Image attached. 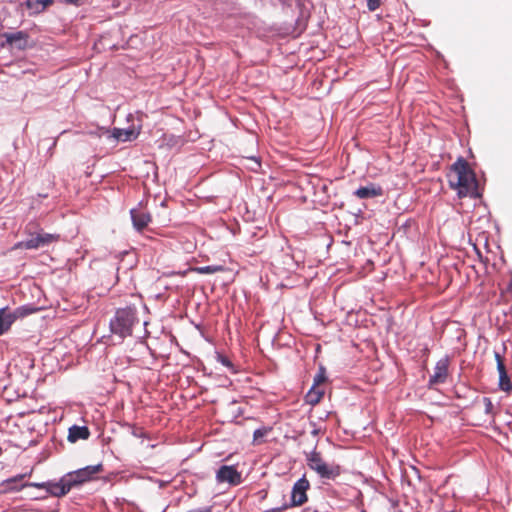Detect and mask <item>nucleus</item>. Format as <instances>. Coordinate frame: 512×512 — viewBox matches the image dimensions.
Here are the masks:
<instances>
[{
	"label": "nucleus",
	"instance_id": "nucleus-1",
	"mask_svg": "<svg viewBox=\"0 0 512 512\" xmlns=\"http://www.w3.org/2000/svg\"><path fill=\"white\" fill-rule=\"evenodd\" d=\"M451 171L449 185L457 191L460 198L467 196L471 198L480 197L476 175L464 158H458L451 166Z\"/></svg>",
	"mask_w": 512,
	"mask_h": 512
},
{
	"label": "nucleus",
	"instance_id": "nucleus-24",
	"mask_svg": "<svg viewBox=\"0 0 512 512\" xmlns=\"http://www.w3.org/2000/svg\"><path fill=\"white\" fill-rule=\"evenodd\" d=\"M270 431L269 428H260V429H256L254 431V434H253V440L254 442H259V440L261 438H263L264 436H266L268 434V432Z\"/></svg>",
	"mask_w": 512,
	"mask_h": 512
},
{
	"label": "nucleus",
	"instance_id": "nucleus-19",
	"mask_svg": "<svg viewBox=\"0 0 512 512\" xmlns=\"http://www.w3.org/2000/svg\"><path fill=\"white\" fill-rule=\"evenodd\" d=\"M224 268L222 266L213 265V266H203V267H196L194 268V271L200 273V274H214L217 272L223 271Z\"/></svg>",
	"mask_w": 512,
	"mask_h": 512
},
{
	"label": "nucleus",
	"instance_id": "nucleus-14",
	"mask_svg": "<svg viewBox=\"0 0 512 512\" xmlns=\"http://www.w3.org/2000/svg\"><path fill=\"white\" fill-rule=\"evenodd\" d=\"M324 389L312 385L311 389L306 394V402L312 406L317 405L324 396Z\"/></svg>",
	"mask_w": 512,
	"mask_h": 512
},
{
	"label": "nucleus",
	"instance_id": "nucleus-18",
	"mask_svg": "<svg viewBox=\"0 0 512 512\" xmlns=\"http://www.w3.org/2000/svg\"><path fill=\"white\" fill-rule=\"evenodd\" d=\"M54 0H34V13L43 11L47 6L51 5ZM78 0H66L71 4H76Z\"/></svg>",
	"mask_w": 512,
	"mask_h": 512
},
{
	"label": "nucleus",
	"instance_id": "nucleus-21",
	"mask_svg": "<svg viewBox=\"0 0 512 512\" xmlns=\"http://www.w3.org/2000/svg\"><path fill=\"white\" fill-rule=\"evenodd\" d=\"M499 387L501 390L506 392L512 390V383L507 373L499 375Z\"/></svg>",
	"mask_w": 512,
	"mask_h": 512
},
{
	"label": "nucleus",
	"instance_id": "nucleus-30",
	"mask_svg": "<svg viewBox=\"0 0 512 512\" xmlns=\"http://www.w3.org/2000/svg\"><path fill=\"white\" fill-rule=\"evenodd\" d=\"M34 487L39 488V487H41V485H40V484H38V483H34Z\"/></svg>",
	"mask_w": 512,
	"mask_h": 512
},
{
	"label": "nucleus",
	"instance_id": "nucleus-28",
	"mask_svg": "<svg viewBox=\"0 0 512 512\" xmlns=\"http://www.w3.org/2000/svg\"><path fill=\"white\" fill-rule=\"evenodd\" d=\"M25 245H26L27 248H31L32 247V240H27Z\"/></svg>",
	"mask_w": 512,
	"mask_h": 512
},
{
	"label": "nucleus",
	"instance_id": "nucleus-15",
	"mask_svg": "<svg viewBox=\"0 0 512 512\" xmlns=\"http://www.w3.org/2000/svg\"><path fill=\"white\" fill-rule=\"evenodd\" d=\"M306 461L308 467L315 472L320 468V466L323 463H325V460L323 459L321 453L316 450H313L312 452L307 454Z\"/></svg>",
	"mask_w": 512,
	"mask_h": 512
},
{
	"label": "nucleus",
	"instance_id": "nucleus-22",
	"mask_svg": "<svg viewBox=\"0 0 512 512\" xmlns=\"http://www.w3.org/2000/svg\"><path fill=\"white\" fill-rule=\"evenodd\" d=\"M494 356H495V360L497 363V370H498L499 375L506 374L507 371H506L503 357L500 355L499 352H495Z\"/></svg>",
	"mask_w": 512,
	"mask_h": 512
},
{
	"label": "nucleus",
	"instance_id": "nucleus-25",
	"mask_svg": "<svg viewBox=\"0 0 512 512\" xmlns=\"http://www.w3.org/2000/svg\"><path fill=\"white\" fill-rule=\"evenodd\" d=\"M217 359L222 365L233 370V364L228 357L218 354Z\"/></svg>",
	"mask_w": 512,
	"mask_h": 512
},
{
	"label": "nucleus",
	"instance_id": "nucleus-12",
	"mask_svg": "<svg viewBox=\"0 0 512 512\" xmlns=\"http://www.w3.org/2000/svg\"><path fill=\"white\" fill-rule=\"evenodd\" d=\"M90 436V431L86 426L73 425L69 428L68 440L75 443L78 440H87Z\"/></svg>",
	"mask_w": 512,
	"mask_h": 512
},
{
	"label": "nucleus",
	"instance_id": "nucleus-13",
	"mask_svg": "<svg viewBox=\"0 0 512 512\" xmlns=\"http://www.w3.org/2000/svg\"><path fill=\"white\" fill-rule=\"evenodd\" d=\"M6 43L18 49H23L26 46V40L22 32L5 33Z\"/></svg>",
	"mask_w": 512,
	"mask_h": 512
},
{
	"label": "nucleus",
	"instance_id": "nucleus-8",
	"mask_svg": "<svg viewBox=\"0 0 512 512\" xmlns=\"http://www.w3.org/2000/svg\"><path fill=\"white\" fill-rule=\"evenodd\" d=\"M133 226L141 231L151 222V215L142 209H132L130 211Z\"/></svg>",
	"mask_w": 512,
	"mask_h": 512
},
{
	"label": "nucleus",
	"instance_id": "nucleus-29",
	"mask_svg": "<svg viewBox=\"0 0 512 512\" xmlns=\"http://www.w3.org/2000/svg\"><path fill=\"white\" fill-rule=\"evenodd\" d=\"M27 7H32V0H26Z\"/></svg>",
	"mask_w": 512,
	"mask_h": 512
},
{
	"label": "nucleus",
	"instance_id": "nucleus-16",
	"mask_svg": "<svg viewBox=\"0 0 512 512\" xmlns=\"http://www.w3.org/2000/svg\"><path fill=\"white\" fill-rule=\"evenodd\" d=\"M13 324L12 317L7 313V307L0 309V336L7 332Z\"/></svg>",
	"mask_w": 512,
	"mask_h": 512
},
{
	"label": "nucleus",
	"instance_id": "nucleus-26",
	"mask_svg": "<svg viewBox=\"0 0 512 512\" xmlns=\"http://www.w3.org/2000/svg\"><path fill=\"white\" fill-rule=\"evenodd\" d=\"M381 0H367V7L370 11H375L380 7Z\"/></svg>",
	"mask_w": 512,
	"mask_h": 512
},
{
	"label": "nucleus",
	"instance_id": "nucleus-9",
	"mask_svg": "<svg viewBox=\"0 0 512 512\" xmlns=\"http://www.w3.org/2000/svg\"><path fill=\"white\" fill-rule=\"evenodd\" d=\"M316 473L323 479L334 480L341 474V467L338 464L325 461Z\"/></svg>",
	"mask_w": 512,
	"mask_h": 512
},
{
	"label": "nucleus",
	"instance_id": "nucleus-6",
	"mask_svg": "<svg viewBox=\"0 0 512 512\" xmlns=\"http://www.w3.org/2000/svg\"><path fill=\"white\" fill-rule=\"evenodd\" d=\"M216 480L219 483H228L236 486L241 483L242 477L241 473L234 466L223 465L216 473Z\"/></svg>",
	"mask_w": 512,
	"mask_h": 512
},
{
	"label": "nucleus",
	"instance_id": "nucleus-23",
	"mask_svg": "<svg viewBox=\"0 0 512 512\" xmlns=\"http://www.w3.org/2000/svg\"><path fill=\"white\" fill-rule=\"evenodd\" d=\"M482 402H483L484 412L487 415H492L493 414L494 405H493L491 399L488 398V397H484Z\"/></svg>",
	"mask_w": 512,
	"mask_h": 512
},
{
	"label": "nucleus",
	"instance_id": "nucleus-11",
	"mask_svg": "<svg viewBox=\"0 0 512 512\" xmlns=\"http://www.w3.org/2000/svg\"><path fill=\"white\" fill-rule=\"evenodd\" d=\"M383 194V189L375 184H370L368 186L360 187L355 192L354 195L359 199H368L381 196Z\"/></svg>",
	"mask_w": 512,
	"mask_h": 512
},
{
	"label": "nucleus",
	"instance_id": "nucleus-3",
	"mask_svg": "<svg viewBox=\"0 0 512 512\" xmlns=\"http://www.w3.org/2000/svg\"><path fill=\"white\" fill-rule=\"evenodd\" d=\"M137 322L136 309L133 307L120 308L110 322L111 331L121 337L130 336Z\"/></svg>",
	"mask_w": 512,
	"mask_h": 512
},
{
	"label": "nucleus",
	"instance_id": "nucleus-20",
	"mask_svg": "<svg viewBox=\"0 0 512 512\" xmlns=\"http://www.w3.org/2000/svg\"><path fill=\"white\" fill-rule=\"evenodd\" d=\"M327 380L326 376V369L324 366H320L318 369L317 374L314 377L313 385L319 387L321 384H323Z\"/></svg>",
	"mask_w": 512,
	"mask_h": 512
},
{
	"label": "nucleus",
	"instance_id": "nucleus-5",
	"mask_svg": "<svg viewBox=\"0 0 512 512\" xmlns=\"http://www.w3.org/2000/svg\"><path fill=\"white\" fill-rule=\"evenodd\" d=\"M449 365L450 359L448 356H445L437 361L434 367V372L429 378L428 384L430 387L446 382L449 376Z\"/></svg>",
	"mask_w": 512,
	"mask_h": 512
},
{
	"label": "nucleus",
	"instance_id": "nucleus-10",
	"mask_svg": "<svg viewBox=\"0 0 512 512\" xmlns=\"http://www.w3.org/2000/svg\"><path fill=\"white\" fill-rule=\"evenodd\" d=\"M140 134V128L130 127L128 129L114 128L112 137L117 141L127 142L136 139Z\"/></svg>",
	"mask_w": 512,
	"mask_h": 512
},
{
	"label": "nucleus",
	"instance_id": "nucleus-4",
	"mask_svg": "<svg viewBox=\"0 0 512 512\" xmlns=\"http://www.w3.org/2000/svg\"><path fill=\"white\" fill-rule=\"evenodd\" d=\"M59 234L47 233L43 229L34 231V251H41L39 254L34 253V259L40 257V263L46 264L48 260H52L49 254L55 245L59 242Z\"/></svg>",
	"mask_w": 512,
	"mask_h": 512
},
{
	"label": "nucleus",
	"instance_id": "nucleus-31",
	"mask_svg": "<svg viewBox=\"0 0 512 512\" xmlns=\"http://www.w3.org/2000/svg\"><path fill=\"white\" fill-rule=\"evenodd\" d=\"M39 197H47V194H39Z\"/></svg>",
	"mask_w": 512,
	"mask_h": 512
},
{
	"label": "nucleus",
	"instance_id": "nucleus-27",
	"mask_svg": "<svg viewBox=\"0 0 512 512\" xmlns=\"http://www.w3.org/2000/svg\"><path fill=\"white\" fill-rule=\"evenodd\" d=\"M187 512H212V511H211V508H203V509H193V510H189Z\"/></svg>",
	"mask_w": 512,
	"mask_h": 512
},
{
	"label": "nucleus",
	"instance_id": "nucleus-17",
	"mask_svg": "<svg viewBox=\"0 0 512 512\" xmlns=\"http://www.w3.org/2000/svg\"><path fill=\"white\" fill-rule=\"evenodd\" d=\"M7 313L12 317L14 322L18 318H22L32 314V306L30 304H26L16 308L14 311H10L7 308Z\"/></svg>",
	"mask_w": 512,
	"mask_h": 512
},
{
	"label": "nucleus",
	"instance_id": "nucleus-7",
	"mask_svg": "<svg viewBox=\"0 0 512 512\" xmlns=\"http://www.w3.org/2000/svg\"><path fill=\"white\" fill-rule=\"evenodd\" d=\"M309 487V481L305 477L299 479L294 484L291 492V502L293 506H301L307 501L306 492Z\"/></svg>",
	"mask_w": 512,
	"mask_h": 512
},
{
	"label": "nucleus",
	"instance_id": "nucleus-2",
	"mask_svg": "<svg viewBox=\"0 0 512 512\" xmlns=\"http://www.w3.org/2000/svg\"><path fill=\"white\" fill-rule=\"evenodd\" d=\"M103 471L102 464L90 465L69 472L64 475L59 482L47 483V489L50 494L56 497L66 495L73 487L79 486L93 479L94 475Z\"/></svg>",
	"mask_w": 512,
	"mask_h": 512
}]
</instances>
